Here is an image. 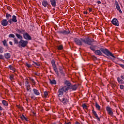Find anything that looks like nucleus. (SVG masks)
I'll return each mask as SVG.
<instances>
[{"label": "nucleus", "mask_w": 124, "mask_h": 124, "mask_svg": "<svg viewBox=\"0 0 124 124\" xmlns=\"http://www.w3.org/2000/svg\"><path fill=\"white\" fill-rule=\"evenodd\" d=\"M2 59H3V55L0 54V60H2Z\"/></svg>", "instance_id": "nucleus-45"}, {"label": "nucleus", "mask_w": 124, "mask_h": 124, "mask_svg": "<svg viewBox=\"0 0 124 124\" xmlns=\"http://www.w3.org/2000/svg\"><path fill=\"white\" fill-rule=\"evenodd\" d=\"M32 113H33V116H35L36 115L35 111L32 110Z\"/></svg>", "instance_id": "nucleus-47"}, {"label": "nucleus", "mask_w": 124, "mask_h": 124, "mask_svg": "<svg viewBox=\"0 0 124 124\" xmlns=\"http://www.w3.org/2000/svg\"><path fill=\"white\" fill-rule=\"evenodd\" d=\"M33 93L35 95H39L40 94V93H39V91L37 90V89H36L35 88L33 89Z\"/></svg>", "instance_id": "nucleus-16"}, {"label": "nucleus", "mask_w": 124, "mask_h": 124, "mask_svg": "<svg viewBox=\"0 0 124 124\" xmlns=\"http://www.w3.org/2000/svg\"><path fill=\"white\" fill-rule=\"evenodd\" d=\"M40 65V64H39V63H38V62H36V63H35V65H34V66L36 67L37 66H39Z\"/></svg>", "instance_id": "nucleus-42"}, {"label": "nucleus", "mask_w": 124, "mask_h": 124, "mask_svg": "<svg viewBox=\"0 0 124 124\" xmlns=\"http://www.w3.org/2000/svg\"><path fill=\"white\" fill-rule=\"evenodd\" d=\"M115 6L116 9L118 11H119V13L122 14L123 13V12L122 11V10H121V7H120V5L119 4V3L118 2V1H115Z\"/></svg>", "instance_id": "nucleus-10"}, {"label": "nucleus", "mask_w": 124, "mask_h": 124, "mask_svg": "<svg viewBox=\"0 0 124 124\" xmlns=\"http://www.w3.org/2000/svg\"><path fill=\"white\" fill-rule=\"evenodd\" d=\"M59 71H60V72L61 74V75H62V76H65V74H64V73L63 72V69L62 68V67H59Z\"/></svg>", "instance_id": "nucleus-18"}, {"label": "nucleus", "mask_w": 124, "mask_h": 124, "mask_svg": "<svg viewBox=\"0 0 124 124\" xmlns=\"http://www.w3.org/2000/svg\"><path fill=\"white\" fill-rule=\"evenodd\" d=\"M2 43L4 45V46H5L6 47H8V45H7V42L6 41V40H4L2 41Z\"/></svg>", "instance_id": "nucleus-29"}, {"label": "nucleus", "mask_w": 124, "mask_h": 124, "mask_svg": "<svg viewBox=\"0 0 124 124\" xmlns=\"http://www.w3.org/2000/svg\"><path fill=\"white\" fill-rule=\"evenodd\" d=\"M21 119H22V120H24V119H25V117H23V116H21Z\"/></svg>", "instance_id": "nucleus-57"}, {"label": "nucleus", "mask_w": 124, "mask_h": 124, "mask_svg": "<svg viewBox=\"0 0 124 124\" xmlns=\"http://www.w3.org/2000/svg\"><path fill=\"white\" fill-rule=\"evenodd\" d=\"M36 62H34V61H32L31 62V64L32 65H35V63H36Z\"/></svg>", "instance_id": "nucleus-46"}, {"label": "nucleus", "mask_w": 124, "mask_h": 124, "mask_svg": "<svg viewBox=\"0 0 124 124\" xmlns=\"http://www.w3.org/2000/svg\"><path fill=\"white\" fill-rule=\"evenodd\" d=\"M1 24L2 26H3L4 27H6V26L8 25V21H7V19H3L1 21Z\"/></svg>", "instance_id": "nucleus-14"}, {"label": "nucleus", "mask_w": 124, "mask_h": 124, "mask_svg": "<svg viewBox=\"0 0 124 124\" xmlns=\"http://www.w3.org/2000/svg\"><path fill=\"white\" fill-rule=\"evenodd\" d=\"M57 48L58 50H62V49H63V46H62V45H61L58 46Z\"/></svg>", "instance_id": "nucleus-30"}, {"label": "nucleus", "mask_w": 124, "mask_h": 124, "mask_svg": "<svg viewBox=\"0 0 124 124\" xmlns=\"http://www.w3.org/2000/svg\"><path fill=\"white\" fill-rule=\"evenodd\" d=\"M58 33H59L60 34H64V35H66L67 34H69L70 33V31H69V29L64 30H60L59 31H58Z\"/></svg>", "instance_id": "nucleus-6"}, {"label": "nucleus", "mask_w": 124, "mask_h": 124, "mask_svg": "<svg viewBox=\"0 0 124 124\" xmlns=\"http://www.w3.org/2000/svg\"><path fill=\"white\" fill-rule=\"evenodd\" d=\"M24 120H25V121H26L27 122H28V118H26V117H24Z\"/></svg>", "instance_id": "nucleus-54"}, {"label": "nucleus", "mask_w": 124, "mask_h": 124, "mask_svg": "<svg viewBox=\"0 0 124 124\" xmlns=\"http://www.w3.org/2000/svg\"><path fill=\"white\" fill-rule=\"evenodd\" d=\"M32 33H35V31H36L37 30V28L34 27V25H33L32 26Z\"/></svg>", "instance_id": "nucleus-24"}, {"label": "nucleus", "mask_w": 124, "mask_h": 124, "mask_svg": "<svg viewBox=\"0 0 124 124\" xmlns=\"http://www.w3.org/2000/svg\"><path fill=\"white\" fill-rule=\"evenodd\" d=\"M3 110V108L0 106V111H2Z\"/></svg>", "instance_id": "nucleus-53"}, {"label": "nucleus", "mask_w": 124, "mask_h": 124, "mask_svg": "<svg viewBox=\"0 0 124 124\" xmlns=\"http://www.w3.org/2000/svg\"><path fill=\"white\" fill-rule=\"evenodd\" d=\"M51 64H52V66H56V62H55L54 60H52L51 61Z\"/></svg>", "instance_id": "nucleus-37"}, {"label": "nucleus", "mask_w": 124, "mask_h": 124, "mask_svg": "<svg viewBox=\"0 0 124 124\" xmlns=\"http://www.w3.org/2000/svg\"><path fill=\"white\" fill-rule=\"evenodd\" d=\"M23 37L25 38V39H26L27 40H31V37L27 32L24 33L23 34Z\"/></svg>", "instance_id": "nucleus-12"}, {"label": "nucleus", "mask_w": 124, "mask_h": 124, "mask_svg": "<svg viewBox=\"0 0 124 124\" xmlns=\"http://www.w3.org/2000/svg\"><path fill=\"white\" fill-rule=\"evenodd\" d=\"M120 78H121V79H122L123 80H124V76H121Z\"/></svg>", "instance_id": "nucleus-52"}, {"label": "nucleus", "mask_w": 124, "mask_h": 124, "mask_svg": "<svg viewBox=\"0 0 124 124\" xmlns=\"http://www.w3.org/2000/svg\"><path fill=\"white\" fill-rule=\"evenodd\" d=\"M22 117H25V115H22Z\"/></svg>", "instance_id": "nucleus-60"}, {"label": "nucleus", "mask_w": 124, "mask_h": 124, "mask_svg": "<svg viewBox=\"0 0 124 124\" xmlns=\"http://www.w3.org/2000/svg\"><path fill=\"white\" fill-rule=\"evenodd\" d=\"M89 12H92L93 11V9H92V8H89Z\"/></svg>", "instance_id": "nucleus-49"}, {"label": "nucleus", "mask_w": 124, "mask_h": 124, "mask_svg": "<svg viewBox=\"0 0 124 124\" xmlns=\"http://www.w3.org/2000/svg\"><path fill=\"white\" fill-rule=\"evenodd\" d=\"M14 42L15 44H19V42H18V40L16 38L14 39Z\"/></svg>", "instance_id": "nucleus-36"}, {"label": "nucleus", "mask_w": 124, "mask_h": 124, "mask_svg": "<svg viewBox=\"0 0 124 124\" xmlns=\"http://www.w3.org/2000/svg\"><path fill=\"white\" fill-rule=\"evenodd\" d=\"M49 83L51 84V85H56V84H57V81L55 79H50Z\"/></svg>", "instance_id": "nucleus-23"}, {"label": "nucleus", "mask_w": 124, "mask_h": 124, "mask_svg": "<svg viewBox=\"0 0 124 124\" xmlns=\"http://www.w3.org/2000/svg\"><path fill=\"white\" fill-rule=\"evenodd\" d=\"M2 103L4 106H8V103L7 102L4 100L2 101Z\"/></svg>", "instance_id": "nucleus-28"}, {"label": "nucleus", "mask_w": 124, "mask_h": 124, "mask_svg": "<svg viewBox=\"0 0 124 124\" xmlns=\"http://www.w3.org/2000/svg\"><path fill=\"white\" fill-rule=\"evenodd\" d=\"M93 114L94 117L96 118V120L98 122H100V118L98 117V115H97V113H96V112L94 111V110H92Z\"/></svg>", "instance_id": "nucleus-13"}, {"label": "nucleus", "mask_w": 124, "mask_h": 124, "mask_svg": "<svg viewBox=\"0 0 124 124\" xmlns=\"http://www.w3.org/2000/svg\"><path fill=\"white\" fill-rule=\"evenodd\" d=\"M111 23L114 26H117L118 27H119V25H120V24L119 23V20H118V19L115 18H113L111 20Z\"/></svg>", "instance_id": "nucleus-11"}, {"label": "nucleus", "mask_w": 124, "mask_h": 124, "mask_svg": "<svg viewBox=\"0 0 124 124\" xmlns=\"http://www.w3.org/2000/svg\"><path fill=\"white\" fill-rule=\"evenodd\" d=\"M42 5L44 6V7H47V5H48V1L46 0H43L42 2Z\"/></svg>", "instance_id": "nucleus-17"}, {"label": "nucleus", "mask_w": 124, "mask_h": 124, "mask_svg": "<svg viewBox=\"0 0 124 124\" xmlns=\"http://www.w3.org/2000/svg\"><path fill=\"white\" fill-rule=\"evenodd\" d=\"M16 35L18 39H23V37L20 34L16 33Z\"/></svg>", "instance_id": "nucleus-27"}, {"label": "nucleus", "mask_w": 124, "mask_h": 124, "mask_svg": "<svg viewBox=\"0 0 124 124\" xmlns=\"http://www.w3.org/2000/svg\"><path fill=\"white\" fill-rule=\"evenodd\" d=\"M9 67L11 70H13V71H15V69L13 67V66L10 65Z\"/></svg>", "instance_id": "nucleus-39"}, {"label": "nucleus", "mask_w": 124, "mask_h": 124, "mask_svg": "<svg viewBox=\"0 0 124 124\" xmlns=\"http://www.w3.org/2000/svg\"><path fill=\"white\" fill-rule=\"evenodd\" d=\"M10 80H13V76H11L10 77Z\"/></svg>", "instance_id": "nucleus-51"}, {"label": "nucleus", "mask_w": 124, "mask_h": 124, "mask_svg": "<svg viewBox=\"0 0 124 124\" xmlns=\"http://www.w3.org/2000/svg\"><path fill=\"white\" fill-rule=\"evenodd\" d=\"M82 106L83 109H87L88 108V106L85 104H83Z\"/></svg>", "instance_id": "nucleus-38"}, {"label": "nucleus", "mask_w": 124, "mask_h": 124, "mask_svg": "<svg viewBox=\"0 0 124 124\" xmlns=\"http://www.w3.org/2000/svg\"><path fill=\"white\" fill-rule=\"evenodd\" d=\"M78 88L77 84L72 85V91H76Z\"/></svg>", "instance_id": "nucleus-19"}, {"label": "nucleus", "mask_w": 124, "mask_h": 124, "mask_svg": "<svg viewBox=\"0 0 124 124\" xmlns=\"http://www.w3.org/2000/svg\"><path fill=\"white\" fill-rule=\"evenodd\" d=\"M84 14L85 15L88 14V12H84Z\"/></svg>", "instance_id": "nucleus-58"}, {"label": "nucleus", "mask_w": 124, "mask_h": 124, "mask_svg": "<svg viewBox=\"0 0 124 124\" xmlns=\"http://www.w3.org/2000/svg\"><path fill=\"white\" fill-rule=\"evenodd\" d=\"M53 68L56 74L57 75V76H59V71H58V68H57V66H54Z\"/></svg>", "instance_id": "nucleus-21"}, {"label": "nucleus", "mask_w": 124, "mask_h": 124, "mask_svg": "<svg viewBox=\"0 0 124 124\" xmlns=\"http://www.w3.org/2000/svg\"><path fill=\"white\" fill-rule=\"evenodd\" d=\"M8 36L9 38H15V35L14 34H10Z\"/></svg>", "instance_id": "nucleus-32"}, {"label": "nucleus", "mask_w": 124, "mask_h": 124, "mask_svg": "<svg viewBox=\"0 0 124 124\" xmlns=\"http://www.w3.org/2000/svg\"><path fill=\"white\" fill-rule=\"evenodd\" d=\"M50 1L53 7H56L57 6V0H50Z\"/></svg>", "instance_id": "nucleus-15"}, {"label": "nucleus", "mask_w": 124, "mask_h": 124, "mask_svg": "<svg viewBox=\"0 0 124 124\" xmlns=\"http://www.w3.org/2000/svg\"><path fill=\"white\" fill-rule=\"evenodd\" d=\"M90 40H93V41L91 42V45H88L91 46L90 47V49L92 50V51H95V48H96L97 46H93V42H95V41H94V40L93 38H91V39L90 38Z\"/></svg>", "instance_id": "nucleus-7"}, {"label": "nucleus", "mask_w": 124, "mask_h": 124, "mask_svg": "<svg viewBox=\"0 0 124 124\" xmlns=\"http://www.w3.org/2000/svg\"><path fill=\"white\" fill-rule=\"evenodd\" d=\"M124 85L121 84L120 85V88L121 90H124Z\"/></svg>", "instance_id": "nucleus-43"}, {"label": "nucleus", "mask_w": 124, "mask_h": 124, "mask_svg": "<svg viewBox=\"0 0 124 124\" xmlns=\"http://www.w3.org/2000/svg\"><path fill=\"white\" fill-rule=\"evenodd\" d=\"M16 31H17V32H18V33H20V30L16 29Z\"/></svg>", "instance_id": "nucleus-48"}, {"label": "nucleus", "mask_w": 124, "mask_h": 124, "mask_svg": "<svg viewBox=\"0 0 124 124\" xmlns=\"http://www.w3.org/2000/svg\"><path fill=\"white\" fill-rule=\"evenodd\" d=\"M59 100L64 104V105H66L68 103H69V97L68 95H66L65 96H63L62 99L59 98Z\"/></svg>", "instance_id": "nucleus-4"}, {"label": "nucleus", "mask_w": 124, "mask_h": 124, "mask_svg": "<svg viewBox=\"0 0 124 124\" xmlns=\"http://www.w3.org/2000/svg\"><path fill=\"white\" fill-rule=\"evenodd\" d=\"M72 84L69 85L68 86H62V88H60L58 90V96L59 97H62L63 95V93H66L69 90H72Z\"/></svg>", "instance_id": "nucleus-3"}, {"label": "nucleus", "mask_w": 124, "mask_h": 124, "mask_svg": "<svg viewBox=\"0 0 124 124\" xmlns=\"http://www.w3.org/2000/svg\"><path fill=\"white\" fill-rule=\"evenodd\" d=\"M121 67H122V68H124V65L123 64H120Z\"/></svg>", "instance_id": "nucleus-50"}, {"label": "nucleus", "mask_w": 124, "mask_h": 124, "mask_svg": "<svg viewBox=\"0 0 124 124\" xmlns=\"http://www.w3.org/2000/svg\"><path fill=\"white\" fill-rule=\"evenodd\" d=\"M12 17V16H11V15L7 13L6 14V18L7 19V20H9V19H11V17Z\"/></svg>", "instance_id": "nucleus-26"}, {"label": "nucleus", "mask_w": 124, "mask_h": 124, "mask_svg": "<svg viewBox=\"0 0 124 124\" xmlns=\"http://www.w3.org/2000/svg\"><path fill=\"white\" fill-rule=\"evenodd\" d=\"M117 81L119 84H124V80L119 77L117 78Z\"/></svg>", "instance_id": "nucleus-25"}, {"label": "nucleus", "mask_w": 124, "mask_h": 124, "mask_svg": "<svg viewBox=\"0 0 124 124\" xmlns=\"http://www.w3.org/2000/svg\"><path fill=\"white\" fill-rule=\"evenodd\" d=\"M74 41L77 45L78 46H82L83 45V42L84 44H87V45H91L92 42L93 41V40H90V37H87L85 38H75Z\"/></svg>", "instance_id": "nucleus-1"}, {"label": "nucleus", "mask_w": 124, "mask_h": 124, "mask_svg": "<svg viewBox=\"0 0 124 124\" xmlns=\"http://www.w3.org/2000/svg\"><path fill=\"white\" fill-rule=\"evenodd\" d=\"M13 22L14 23H17V17L15 15L12 16V18L8 20V23L10 24H13Z\"/></svg>", "instance_id": "nucleus-9"}, {"label": "nucleus", "mask_w": 124, "mask_h": 124, "mask_svg": "<svg viewBox=\"0 0 124 124\" xmlns=\"http://www.w3.org/2000/svg\"><path fill=\"white\" fill-rule=\"evenodd\" d=\"M9 44L12 46L13 45V44L12 43V42H9Z\"/></svg>", "instance_id": "nucleus-55"}, {"label": "nucleus", "mask_w": 124, "mask_h": 124, "mask_svg": "<svg viewBox=\"0 0 124 124\" xmlns=\"http://www.w3.org/2000/svg\"><path fill=\"white\" fill-rule=\"evenodd\" d=\"M4 57L5 59H10V57H11V55H10V53H6L4 55Z\"/></svg>", "instance_id": "nucleus-22"}, {"label": "nucleus", "mask_w": 124, "mask_h": 124, "mask_svg": "<svg viewBox=\"0 0 124 124\" xmlns=\"http://www.w3.org/2000/svg\"><path fill=\"white\" fill-rule=\"evenodd\" d=\"M31 83L33 84V85H34L35 84V81H34V79H31Z\"/></svg>", "instance_id": "nucleus-44"}, {"label": "nucleus", "mask_w": 124, "mask_h": 124, "mask_svg": "<svg viewBox=\"0 0 124 124\" xmlns=\"http://www.w3.org/2000/svg\"><path fill=\"white\" fill-rule=\"evenodd\" d=\"M27 92H31V86L27 85Z\"/></svg>", "instance_id": "nucleus-34"}, {"label": "nucleus", "mask_w": 124, "mask_h": 124, "mask_svg": "<svg viewBox=\"0 0 124 124\" xmlns=\"http://www.w3.org/2000/svg\"><path fill=\"white\" fill-rule=\"evenodd\" d=\"M97 3H98V4H100L101 3V1H97Z\"/></svg>", "instance_id": "nucleus-56"}, {"label": "nucleus", "mask_w": 124, "mask_h": 124, "mask_svg": "<svg viewBox=\"0 0 124 124\" xmlns=\"http://www.w3.org/2000/svg\"><path fill=\"white\" fill-rule=\"evenodd\" d=\"M26 65L27 67H28V68H30L31 66V63H26Z\"/></svg>", "instance_id": "nucleus-40"}, {"label": "nucleus", "mask_w": 124, "mask_h": 124, "mask_svg": "<svg viewBox=\"0 0 124 124\" xmlns=\"http://www.w3.org/2000/svg\"><path fill=\"white\" fill-rule=\"evenodd\" d=\"M64 84L66 85L64 86V87H68L72 84L71 83H70V82L67 80H65Z\"/></svg>", "instance_id": "nucleus-20"}, {"label": "nucleus", "mask_w": 124, "mask_h": 124, "mask_svg": "<svg viewBox=\"0 0 124 124\" xmlns=\"http://www.w3.org/2000/svg\"><path fill=\"white\" fill-rule=\"evenodd\" d=\"M106 109L110 116H113L114 115V112L112 110V108L110 107V106H108L106 107Z\"/></svg>", "instance_id": "nucleus-8"}, {"label": "nucleus", "mask_w": 124, "mask_h": 124, "mask_svg": "<svg viewBox=\"0 0 124 124\" xmlns=\"http://www.w3.org/2000/svg\"><path fill=\"white\" fill-rule=\"evenodd\" d=\"M27 44H28L27 41H25L23 40H21L18 43V47L19 48H25L27 46Z\"/></svg>", "instance_id": "nucleus-5"}, {"label": "nucleus", "mask_w": 124, "mask_h": 124, "mask_svg": "<svg viewBox=\"0 0 124 124\" xmlns=\"http://www.w3.org/2000/svg\"><path fill=\"white\" fill-rule=\"evenodd\" d=\"M65 124H71V123H70V122H68V123H65Z\"/></svg>", "instance_id": "nucleus-59"}, {"label": "nucleus", "mask_w": 124, "mask_h": 124, "mask_svg": "<svg viewBox=\"0 0 124 124\" xmlns=\"http://www.w3.org/2000/svg\"><path fill=\"white\" fill-rule=\"evenodd\" d=\"M25 32H26V31H25V30L22 29L20 30V33L23 34V33H25Z\"/></svg>", "instance_id": "nucleus-35"}, {"label": "nucleus", "mask_w": 124, "mask_h": 124, "mask_svg": "<svg viewBox=\"0 0 124 124\" xmlns=\"http://www.w3.org/2000/svg\"><path fill=\"white\" fill-rule=\"evenodd\" d=\"M32 124H36L35 123L33 122Z\"/></svg>", "instance_id": "nucleus-61"}, {"label": "nucleus", "mask_w": 124, "mask_h": 124, "mask_svg": "<svg viewBox=\"0 0 124 124\" xmlns=\"http://www.w3.org/2000/svg\"><path fill=\"white\" fill-rule=\"evenodd\" d=\"M94 53L97 56H101L103 53L108 57H112L113 59H116V57L114 56V54L112 52H110V51H109L107 48H100V50L97 49L95 50Z\"/></svg>", "instance_id": "nucleus-2"}, {"label": "nucleus", "mask_w": 124, "mask_h": 124, "mask_svg": "<svg viewBox=\"0 0 124 124\" xmlns=\"http://www.w3.org/2000/svg\"><path fill=\"white\" fill-rule=\"evenodd\" d=\"M44 95L45 97H47V96L48 95V92H47V91L44 92Z\"/></svg>", "instance_id": "nucleus-41"}, {"label": "nucleus", "mask_w": 124, "mask_h": 124, "mask_svg": "<svg viewBox=\"0 0 124 124\" xmlns=\"http://www.w3.org/2000/svg\"><path fill=\"white\" fill-rule=\"evenodd\" d=\"M4 50V48L2 46H0V54H2Z\"/></svg>", "instance_id": "nucleus-33"}, {"label": "nucleus", "mask_w": 124, "mask_h": 124, "mask_svg": "<svg viewBox=\"0 0 124 124\" xmlns=\"http://www.w3.org/2000/svg\"><path fill=\"white\" fill-rule=\"evenodd\" d=\"M96 109H97L98 110H99L101 108L100 106H99V105H98V104H97L96 102L95 103V105Z\"/></svg>", "instance_id": "nucleus-31"}]
</instances>
